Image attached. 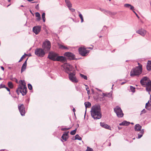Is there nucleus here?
<instances>
[{
	"label": "nucleus",
	"instance_id": "36",
	"mask_svg": "<svg viewBox=\"0 0 151 151\" xmlns=\"http://www.w3.org/2000/svg\"><path fill=\"white\" fill-rule=\"evenodd\" d=\"M86 151H93V149L88 147H87V149Z\"/></svg>",
	"mask_w": 151,
	"mask_h": 151
},
{
	"label": "nucleus",
	"instance_id": "62",
	"mask_svg": "<svg viewBox=\"0 0 151 151\" xmlns=\"http://www.w3.org/2000/svg\"><path fill=\"white\" fill-rule=\"evenodd\" d=\"M30 12H31V11L30 10Z\"/></svg>",
	"mask_w": 151,
	"mask_h": 151
},
{
	"label": "nucleus",
	"instance_id": "7",
	"mask_svg": "<svg viewBox=\"0 0 151 151\" xmlns=\"http://www.w3.org/2000/svg\"><path fill=\"white\" fill-rule=\"evenodd\" d=\"M42 48L45 51H48L51 47V44L49 41H46L43 43L42 45Z\"/></svg>",
	"mask_w": 151,
	"mask_h": 151
},
{
	"label": "nucleus",
	"instance_id": "49",
	"mask_svg": "<svg viewBox=\"0 0 151 151\" xmlns=\"http://www.w3.org/2000/svg\"><path fill=\"white\" fill-rule=\"evenodd\" d=\"M126 83V82H122L121 83V85H123L124 83Z\"/></svg>",
	"mask_w": 151,
	"mask_h": 151
},
{
	"label": "nucleus",
	"instance_id": "41",
	"mask_svg": "<svg viewBox=\"0 0 151 151\" xmlns=\"http://www.w3.org/2000/svg\"><path fill=\"white\" fill-rule=\"evenodd\" d=\"M27 60H26L24 63L23 64L22 66H26V67L27 66Z\"/></svg>",
	"mask_w": 151,
	"mask_h": 151
},
{
	"label": "nucleus",
	"instance_id": "54",
	"mask_svg": "<svg viewBox=\"0 0 151 151\" xmlns=\"http://www.w3.org/2000/svg\"><path fill=\"white\" fill-rule=\"evenodd\" d=\"M88 88H86V90L87 91H88Z\"/></svg>",
	"mask_w": 151,
	"mask_h": 151
},
{
	"label": "nucleus",
	"instance_id": "23",
	"mask_svg": "<svg viewBox=\"0 0 151 151\" xmlns=\"http://www.w3.org/2000/svg\"><path fill=\"white\" fill-rule=\"evenodd\" d=\"M147 68L148 70H151V61H148L147 65Z\"/></svg>",
	"mask_w": 151,
	"mask_h": 151
},
{
	"label": "nucleus",
	"instance_id": "57",
	"mask_svg": "<svg viewBox=\"0 0 151 151\" xmlns=\"http://www.w3.org/2000/svg\"><path fill=\"white\" fill-rule=\"evenodd\" d=\"M131 124H134V123L132 122V123H131Z\"/></svg>",
	"mask_w": 151,
	"mask_h": 151
},
{
	"label": "nucleus",
	"instance_id": "3",
	"mask_svg": "<svg viewBox=\"0 0 151 151\" xmlns=\"http://www.w3.org/2000/svg\"><path fill=\"white\" fill-rule=\"evenodd\" d=\"M140 82L143 86L146 87V90L147 91H151V81L147 77H144L141 80Z\"/></svg>",
	"mask_w": 151,
	"mask_h": 151
},
{
	"label": "nucleus",
	"instance_id": "20",
	"mask_svg": "<svg viewBox=\"0 0 151 151\" xmlns=\"http://www.w3.org/2000/svg\"><path fill=\"white\" fill-rule=\"evenodd\" d=\"M124 6L125 7L130 8L131 10L132 11L134 10V6L129 4H125L124 5Z\"/></svg>",
	"mask_w": 151,
	"mask_h": 151
},
{
	"label": "nucleus",
	"instance_id": "25",
	"mask_svg": "<svg viewBox=\"0 0 151 151\" xmlns=\"http://www.w3.org/2000/svg\"><path fill=\"white\" fill-rule=\"evenodd\" d=\"M144 129H142L141 131L140 132H139V134H138V139L140 138H141L142 136V135L144 134Z\"/></svg>",
	"mask_w": 151,
	"mask_h": 151
},
{
	"label": "nucleus",
	"instance_id": "33",
	"mask_svg": "<svg viewBox=\"0 0 151 151\" xmlns=\"http://www.w3.org/2000/svg\"><path fill=\"white\" fill-rule=\"evenodd\" d=\"M130 89L133 92H134L135 91V88L132 86H130Z\"/></svg>",
	"mask_w": 151,
	"mask_h": 151
},
{
	"label": "nucleus",
	"instance_id": "47",
	"mask_svg": "<svg viewBox=\"0 0 151 151\" xmlns=\"http://www.w3.org/2000/svg\"><path fill=\"white\" fill-rule=\"evenodd\" d=\"M38 4H37L35 8L36 9H37L39 8Z\"/></svg>",
	"mask_w": 151,
	"mask_h": 151
},
{
	"label": "nucleus",
	"instance_id": "64",
	"mask_svg": "<svg viewBox=\"0 0 151 151\" xmlns=\"http://www.w3.org/2000/svg\"><path fill=\"white\" fill-rule=\"evenodd\" d=\"M89 49H91V48H88Z\"/></svg>",
	"mask_w": 151,
	"mask_h": 151
},
{
	"label": "nucleus",
	"instance_id": "12",
	"mask_svg": "<svg viewBox=\"0 0 151 151\" xmlns=\"http://www.w3.org/2000/svg\"><path fill=\"white\" fill-rule=\"evenodd\" d=\"M78 51L79 53L83 56H86V54L88 52L87 50L86 49L82 47L79 48L78 49Z\"/></svg>",
	"mask_w": 151,
	"mask_h": 151
},
{
	"label": "nucleus",
	"instance_id": "11",
	"mask_svg": "<svg viewBox=\"0 0 151 151\" xmlns=\"http://www.w3.org/2000/svg\"><path fill=\"white\" fill-rule=\"evenodd\" d=\"M18 108L21 115L22 116H24L25 113V107L23 104H19Z\"/></svg>",
	"mask_w": 151,
	"mask_h": 151
},
{
	"label": "nucleus",
	"instance_id": "44",
	"mask_svg": "<svg viewBox=\"0 0 151 151\" xmlns=\"http://www.w3.org/2000/svg\"><path fill=\"white\" fill-rule=\"evenodd\" d=\"M149 101H149L146 104V105H145V108L146 109H147V107L148 106V105L149 104Z\"/></svg>",
	"mask_w": 151,
	"mask_h": 151
},
{
	"label": "nucleus",
	"instance_id": "28",
	"mask_svg": "<svg viewBox=\"0 0 151 151\" xmlns=\"http://www.w3.org/2000/svg\"><path fill=\"white\" fill-rule=\"evenodd\" d=\"M75 139L81 140L82 139V138L78 134H76L75 136Z\"/></svg>",
	"mask_w": 151,
	"mask_h": 151
},
{
	"label": "nucleus",
	"instance_id": "39",
	"mask_svg": "<svg viewBox=\"0 0 151 151\" xmlns=\"http://www.w3.org/2000/svg\"><path fill=\"white\" fill-rule=\"evenodd\" d=\"M70 128H61V130L62 131H65L68 130Z\"/></svg>",
	"mask_w": 151,
	"mask_h": 151
},
{
	"label": "nucleus",
	"instance_id": "61",
	"mask_svg": "<svg viewBox=\"0 0 151 151\" xmlns=\"http://www.w3.org/2000/svg\"><path fill=\"white\" fill-rule=\"evenodd\" d=\"M102 37V36H100L99 37H100H100Z\"/></svg>",
	"mask_w": 151,
	"mask_h": 151
},
{
	"label": "nucleus",
	"instance_id": "16",
	"mask_svg": "<svg viewBox=\"0 0 151 151\" xmlns=\"http://www.w3.org/2000/svg\"><path fill=\"white\" fill-rule=\"evenodd\" d=\"M136 32L142 36H144L146 34V31L145 30L141 29L136 31Z\"/></svg>",
	"mask_w": 151,
	"mask_h": 151
},
{
	"label": "nucleus",
	"instance_id": "42",
	"mask_svg": "<svg viewBox=\"0 0 151 151\" xmlns=\"http://www.w3.org/2000/svg\"><path fill=\"white\" fill-rule=\"evenodd\" d=\"M5 87V86L4 85L1 84L0 85V88H4Z\"/></svg>",
	"mask_w": 151,
	"mask_h": 151
},
{
	"label": "nucleus",
	"instance_id": "18",
	"mask_svg": "<svg viewBox=\"0 0 151 151\" xmlns=\"http://www.w3.org/2000/svg\"><path fill=\"white\" fill-rule=\"evenodd\" d=\"M69 132H65L64 134L62 136V138L64 140L66 141L68 138V134Z\"/></svg>",
	"mask_w": 151,
	"mask_h": 151
},
{
	"label": "nucleus",
	"instance_id": "8",
	"mask_svg": "<svg viewBox=\"0 0 151 151\" xmlns=\"http://www.w3.org/2000/svg\"><path fill=\"white\" fill-rule=\"evenodd\" d=\"M75 75L76 73L74 72H73L72 73H70L69 74V80L73 83H77L78 81Z\"/></svg>",
	"mask_w": 151,
	"mask_h": 151
},
{
	"label": "nucleus",
	"instance_id": "53",
	"mask_svg": "<svg viewBox=\"0 0 151 151\" xmlns=\"http://www.w3.org/2000/svg\"><path fill=\"white\" fill-rule=\"evenodd\" d=\"M87 91V93L88 94L89 93H90V91L89 90H88V91Z\"/></svg>",
	"mask_w": 151,
	"mask_h": 151
},
{
	"label": "nucleus",
	"instance_id": "31",
	"mask_svg": "<svg viewBox=\"0 0 151 151\" xmlns=\"http://www.w3.org/2000/svg\"><path fill=\"white\" fill-rule=\"evenodd\" d=\"M76 129H75L74 130L71 131L70 133L71 135H73L75 134L76 132Z\"/></svg>",
	"mask_w": 151,
	"mask_h": 151
},
{
	"label": "nucleus",
	"instance_id": "30",
	"mask_svg": "<svg viewBox=\"0 0 151 151\" xmlns=\"http://www.w3.org/2000/svg\"><path fill=\"white\" fill-rule=\"evenodd\" d=\"M42 18L43 20V21L44 22H45V13H42Z\"/></svg>",
	"mask_w": 151,
	"mask_h": 151
},
{
	"label": "nucleus",
	"instance_id": "59",
	"mask_svg": "<svg viewBox=\"0 0 151 151\" xmlns=\"http://www.w3.org/2000/svg\"><path fill=\"white\" fill-rule=\"evenodd\" d=\"M21 7H23V6H23V5H21Z\"/></svg>",
	"mask_w": 151,
	"mask_h": 151
},
{
	"label": "nucleus",
	"instance_id": "60",
	"mask_svg": "<svg viewBox=\"0 0 151 151\" xmlns=\"http://www.w3.org/2000/svg\"><path fill=\"white\" fill-rule=\"evenodd\" d=\"M1 79H2L0 77V80H1Z\"/></svg>",
	"mask_w": 151,
	"mask_h": 151
},
{
	"label": "nucleus",
	"instance_id": "19",
	"mask_svg": "<svg viewBox=\"0 0 151 151\" xmlns=\"http://www.w3.org/2000/svg\"><path fill=\"white\" fill-rule=\"evenodd\" d=\"M142 126L139 124H136L134 126V129L135 131L139 132L141 131Z\"/></svg>",
	"mask_w": 151,
	"mask_h": 151
},
{
	"label": "nucleus",
	"instance_id": "1",
	"mask_svg": "<svg viewBox=\"0 0 151 151\" xmlns=\"http://www.w3.org/2000/svg\"><path fill=\"white\" fill-rule=\"evenodd\" d=\"M92 117L95 119H100L101 117L100 108L99 106L94 105L91 107V111Z\"/></svg>",
	"mask_w": 151,
	"mask_h": 151
},
{
	"label": "nucleus",
	"instance_id": "38",
	"mask_svg": "<svg viewBox=\"0 0 151 151\" xmlns=\"http://www.w3.org/2000/svg\"><path fill=\"white\" fill-rule=\"evenodd\" d=\"M146 113V111L145 110V109H144L142 111H141L140 115H142V114L144 113Z\"/></svg>",
	"mask_w": 151,
	"mask_h": 151
},
{
	"label": "nucleus",
	"instance_id": "17",
	"mask_svg": "<svg viewBox=\"0 0 151 151\" xmlns=\"http://www.w3.org/2000/svg\"><path fill=\"white\" fill-rule=\"evenodd\" d=\"M100 124L101 126L102 127L111 130V127L107 124L104 122H101Z\"/></svg>",
	"mask_w": 151,
	"mask_h": 151
},
{
	"label": "nucleus",
	"instance_id": "55",
	"mask_svg": "<svg viewBox=\"0 0 151 151\" xmlns=\"http://www.w3.org/2000/svg\"><path fill=\"white\" fill-rule=\"evenodd\" d=\"M8 1L9 2H10L11 1V0H8Z\"/></svg>",
	"mask_w": 151,
	"mask_h": 151
},
{
	"label": "nucleus",
	"instance_id": "51",
	"mask_svg": "<svg viewBox=\"0 0 151 151\" xmlns=\"http://www.w3.org/2000/svg\"><path fill=\"white\" fill-rule=\"evenodd\" d=\"M101 9V11H102V12L104 11V12H106V11H105L104 10V9Z\"/></svg>",
	"mask_w": 151,
	"mask_h": 151
},
{
	"label": "nucleus",
	"instance_id": "14",
	"mask_svg": "<svg viewBox=\"0 0 151 151\" xmlns=\"http://www.w3.org/2000/svg\"><path fill=\"white\" fill-rule=\"evenodd\" d=\"M41 28V27L40 26H35L33 28V31L36 35H37L40 32Z\"/></svg>",
	"mask_w": 151,
	"mask_h": 151
},
{
	"label": "nucleus",
	"instance_id": "43",
	"mask_svg": "<svg viewBox=\"0 0 151 151\" xmlns=\"http://www.w3.org/2000/svg\"><path fill=\"white\" fill-rule=\"evenodd\" d=\"M69 9L72 12H74L75 11V9H73V8H69Z\"/></svg>",
	"mask_w": 151,
	"mask_h": 151
},
{
	"label": "nucleus",
	"instance_id": "4",
	"mask_svg": "<svg viewBox=\"0 0 151 151\" xmlns=\"http://www.w3.org/2000/svg\"><path fill=\"white\" fill-rule=\"evenodd\" d=\"M139 66L133 68L130 72V76L133 77L140 75L142 71V65L138 63Z\"/></svg>",
	"mask_w": 151,
	"mask_h": 151
},
{
	"label": "nucleus",
	"instance_id": "32",
	"mask_svg": "<svg viewBox=\"0 0 151 151\" xmlns=\"http://www.w3.org/2000/svg\"><path fill=\"white\" fill-rule=\"evenodd\" d=\"M59 48H60L62 49H67L68 48L67 47L63 45H59Z\"/></svg>",
	"mask_w": 151,
	"mask_h": 151
},
{
	"label": "nucleus",
	"instance_id": "22",
	"mask_svg": "<svg viewBox=\"0 0 151 151\" xmlns=\"http://www.w3.org/2000/svg\"><path fill=\"white\" fill-rule=\"evenodd\" d=\"M129 122L125 121L119 123V125L120 126H128L129 125Z\"/></svg>",
	"mask_w": 151,
	"mask_h": 151
},
{
	"label": "nucleus",
	"instance_id": "40",
	"mask_svg": "<svg viewBox=\"0 0 151 151\" xmlns=\"http://www.w3.org/2000/svg\"><path fill=\"white\" fill-rule=\"evenodd\" d=\"M26 55V54H24V55H23L22 57L21 58V59H20V60H19V62H20L23 59V58H24V55Z\"/></svg>",
	"mask_w": 151,
	"mask_h": 151
},
{
	"label": "nucleus",
	"instance_id": "9",
	"mask_svg": "<svg viewBox=\"0 0 151 151\" xmlns=\"http://www.w3.org/2000/svg\"><path fill=\"white\" fill-rule=\"evenodd\" d=\"M114 110L118 117H122L123 116L124 114L120 107L116 106L114 109Z\"/></svg>",
	"mask_w": 151,
	"mask_h": 151
},
{
	"label": "nucleus",
	"instance_id": "6",
	"mask_svg": "<svg viewBox=\"0 0 151 151\" xmlns=\"http://www.w3.org/2000/svg\"><path fill=\"white\" fill-rule=\"evenodd\" d=\"M35 54L38 57H42L45 55V52L42 49L37 48L35 50Z\"/></svg>",
	"mask_w": 151,
	"mask_h": 151
},
{
	"label": "nucleus",
	"instance_id": "24",
	"mask_svg": "<svg viewBox=\"0 0 151 151\" xmlns=\"http://www.w3.org/2000/svg\"><path fill=\"white\" fill-rule=\"evenodd\" d=\"M65 1L66 4L67 6L70 8L72 7V4L69 0H65Z\"/></svg>",
	"mask_w": 151,
	"mask_h": 151
},
{
	"label": "nucleus",
	"instance_id": "21",
	"mask_svg": "<svg viewBox=\"0 0 151 151\" xmlns=\"http://www.w3.org/2000/svg\"><path fill=\"white\" fill-rule=\"evenodd\" d=\"M84 104L85 105V107L86 108V111H85V115H86V108H87L90 107L91 106V104L90 102H85L84 103Z\"/></svg>",
	"mask_w": 151,
	"mask_h": 151
},
{
	"label": "nucleus",
	"instance_id": "26",
	"mask_svg": "<svg viewBox=\"0 0 151 151\" xmlns=\"http://www.w3.org/2000/svg\"><path fill=\"white\" fill-rule=\"evenodd\" d=\"M78 13H79V16L81 19V22H82L83 21V16L79 12H78Z\"/></svg>",
	"mask_w": 151,
	"mask_h": 151
},
{
	"label": "nucleus",
	"instance_id": "15",
	"mask_svg": "<svg viewBox=\"0 0 151 151\" xmlns=\"http://www.w3.org/2000/svg\"><path fill=\"white\" fill-rule=\"evenodd\" d=\"M66 60V58L63 56H58L57 55L56 58V61H59L62 62H65Z\"/></svg>",
	"mask_w": 151,
	"mask_h": 151
},
{
	"label": "nucleus",
	"instance_id": "13",
	"mask_svg": "<svg viewBox=\"0 0 151 151\" xmlns=\"http://www.w3.org/2000/svg\"><path fill=\"white\" fill-rule=\"evenodd\" d=\"M64 55L68 57L70 60H73L75 58V55L71 52H66L64 53Z\"/></svg>",
	"mask_w": 151,
	"mask_h": 151
},
{
	"label": "nucleus",
	"instance_id": "29",
	"mask_svg": "<svg viewBox=\"0 0 151 151\" xmlns=\"http://www.w3.org/2000/svg\"><path fill=\"white\" fill-rule=\"evenodd\" d=\"M80 76L81 77L83 78L85 80L87 79V77L86 76H85L81 74H80Z\"/></svg>",
	"mask_w": 151,
	"mask_h": 151
},
{
	"label": "nucleus",
	"instance_id": "45",
	"mask_svg": "<svg viewBox=\"0 0 151 151\" xmlns=\"http://www.w3.org/2000/svg\"><path fill=\"white\" fill-rule=\"evenodd\" d=\"M4 88H5L9 92V94H10V89L9 88H7V87H6V86H5V87Z\"/></svg>",
	"mask_w": 151,
	"mask_h": 151
},
{
	"label": "nucleus",
	"instance_id": "37",
	"mask_svg": "<svg viewBox=\"0 0 151 151\" xmlns=\"http://www.w3.org/2000/svg\"><path fill=\"white\" fill-rule=\"evenodd\" d=\"M35 15L36 17H40V15L38 12L36 13Z\"/></svg>",
	"mask_w": 151,
	"mask_h": 151
},
{
	"label": "nucleus",
	"instance_id": "34",
	"mask_svg": "<svg viewBox=\"0 0 151 151\" xmlns=\"http://www.w3.org/2000/svg\"><path fill=\"white\" fill-rule=\"evenodd\" d=\"M26 66H22V68H21V73H22L23 71H24L26 68Z\"/></svg>",
	"mask_w": 151,
	"mask_h": 151
},
{
	"label": "nucleus",
	"instance_id": "35",
	"mask_svg": "<svg viewBox=\"0 0 151 151\" xmlns=\"http://www.w3.org/2000/svg\"><path fill=\"white\" fill-rule=\"evenodd\" d=\"M28 88L29 89V90H32V86L30 84H28Z\"/></svg>",
	"mask_w": 151,
	"mask_h": 151
},
{
	"label": "nucleus",
	"instance_id": "52",
	"mask_svg": "<svg viewBox=\"0 0 151 151\" xmlns=\"http://www.w3.org/2000/svg\"><path fill=\"white\" fill-rule=\"evenodd\" d=\"M73 111L74 112H75L76 111V110L75 108H73Z\"/></svg>",
	"mask_w": 151,
	"mask_h": 151
},
{
	"label": "nucleus",
	"instance_id": "46",
	"mask_svg": "<svg viewBox=\"0 0 151 151\" xmlns=\"http://www.w3.org/2000/svg\"><path fill=\"white\" fill-rule=\"evenodd\" d=\"M40 19H41L40 17H37V21H39L40 20Z\"/></svg>",
	"mask_w": 151,
	"mask_h": 151
},
{
	"label": "nucleus",
	"instance_id": "48",
	"mask_svg": "<svg viewBox=\"0 0 151 151\" xmlns=\"http://www.w3.org/2000/svg\"><path fill=\"white\" fill-rule=\"evenodd\" d=\"M133 12H134V13L135 14H136V15L138 17V15H137V14L135 12V11H134V10H133Z\"/></svg>",
	"mask_w": 151,
	"mask_h": 151
},
{
	"label": "nucleus",
	"instance_id": "10",
	"mask_svg": "<svg viewBox=\"0 0 151 151\" xmlns=\"http://www.w3.org/2000/svg\"><path fill=\"white\" fill-rule=\"evenodd\" d=\"M57 55V54L51 51L49 52L47 58L50 60L56 61V58Z\"/></svg>",
	"mask_w": 151,
	"mask_h": 151
},
{
	"label": "nucleus",
	"instance_id": "63",
	"mask_svg": "<svg viewBox=\"0 0 151 151\" xmlns=\"http://www.w3.org/2000/svg\"><path fill=\"white\" fill-rule=\"evenodd\" d=\"M113 86H114V85L113 84V85H112V87Z\"/></svg>",
	"mask_w": 151,
	"mask_h": 151
},
{
	"label": "nucleus",
	"instance_id": "58",
	"mask_svg": "<svg viewBox=\"0 0 151 151\" xmlns=\"http://www.w3.org/2000/svg\"><path fill=\"white\" fill-rule=\"evenodd\" d=\"M10 4H9L7 6V7H8L9 5H10Z\"/></svg>",
	"mask_w": 151,
	"mask_h": 151
},
{
	"label": "nucleus",
	"instance_id": "56",
	"mask_svg": "<svg viewBox=\"0 0 151 151\" xmlns=\"http://www.w3.org/2000/svg\"><path fill=\"white\" fill-rule=\"evenodd\" d=\"M119 129H121V128H120L119 127H118Z\"/></svg>",
	"mask_w": 151,
	"mask_h": 151
},
{
	"label": "nucleus",
	"instance_id": "5",
	"mask_svg": "<svg viewBox=\"0 0 151 151\" xmlns=\"http://www.w3.org/2000/svg\"><path fill=\"white\" fill-rule=\"evenodd\" d=\"M65 70V71L68 74L70 72L73 70V66L69 63H65L62 66Z\"/></svg>",
	"mask_w": 151,
	"mask_h": 151
},
{
	"label": "nucleus",
	"instance_id": "27",
	"mask_svg": "<svg viewBox=\"0 0 151 151\" xmlns=\"http://www.w3.org/2000/svg\"><path fill=\"white\" fill-rule=\"evenodd\" d=\"M9 87L11 88H12L13 87V85L11 82H9L8 83Z\"/></svg>",
	"mask_w": 151,
	"mask_h": 151
},
{
	"label": "nucleus",
	"instance_id": "50",
	"mask_svg": "<svg viewBox=\"0 0 151 151\" xmlns=\"http://www.w3.org/2000/svg\"><path fill=\"white\" fill-rule=\"evenodd\" d=\"M1 69H2L3 70H4V68L3 66H1Z\"/></svg>",
	"mask_w": 151,
	"mask_h": 151
},
{
	"label": "nucleus",
	"instance_id": "2",
	"mask_svg": "<svg viewBox=\"0 0 151 151\" xmlns=\"http://www.w3.org/2000/svg\"><path fill=\"white\" fill-rule=\"evenodd\" d=\"M19 83L20 84L16 90V92L18 94L19 93H21L23 96H24L26 94L27 92L26 83L23 80H21Z\"/></svg>",
	"mask_w": 151,
	"mask_h": 151
}]
</instances>
